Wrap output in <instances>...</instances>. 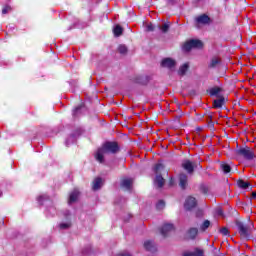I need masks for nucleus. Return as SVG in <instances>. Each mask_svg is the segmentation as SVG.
I'll list each match as a JSON object with an SVG mask.
<instances>
[{"label":"nucleus","mask_w":256,"mask_h":256,"mask_svg":"<svg viewBox=\"0 0 256 256\" xmlns=\"http://www.w3.org/2000/svg\"><path fill=\"white\" fill-rule=\"evenodd\" d=\"M237 185L240 189H252L249 182H245L243 179L237 181Z\"/></svg>","instance_id":"20"},{"label":"nucleus","mask_w":256,"mask_h":256,"mask_svg":"<svg viewBox=\"0 0 256 256\" xmlns=\"http://www.w3.org/2000/svg\"><path fill=\"white\" fill-rule=\"evenodd\" d=\"M197 207V199L193 196H188L184 203V208L186 211H191L192 209H195Z\"/></svg>","instance_id":"6"},{"label":"nucleus","mask_w":256,"mask_h":256,"mask_svg":"<svg viewBox=\"0 0 256 256\" xmlns=\"http://www.w3.org/2000/svg\"><path fill=\"white\" fill-rule=\"evenodd\" d=\"M252 199H256V192H252Z\"/></svg>","instance_id":"42"},{"label":"nucleus","mask_w":256,"mask_h":256,"mask_svg":"<svg viewBox=\"0 0 256 256\" xmlns=\"http://www.w3.org/2000/svg\"><path fill=\"white\" fill-rule=\"evenodd\" d=\"M146 30H147V31H155V27L153 26V24H148V25L146 26Z\"/></svg>","instance_id":"37"},{"label":"nucleus","mask_w":256,"mask_h":256,"mask_svg":"<svg viewBox=\"0 0 256 256\" xmlns=\"http://www.w3.org/2000/svg\"><path fill=\"white\" fill-rule=\"evenodd\" d=\"M156 209H158V211H161V209H165V201L160 200V201L156 204Z\"/></svg>","instance_id":"32"},{"label":"nucleus","mask_w":256,"mask_h":256,"mask_svg":"<svg viewBox=\"0 0 256 256\" xmlns=\"http://www.w3.org/2000/svg\"><path fill=\"white\" fill-rule=\"evenodd\" d=\"M221 93V88H219V87H214V88H212L211 90H210V95L212 96V97H215V96H217L218 94H220Z\"/></svg>","instance_id":"28"},{"label":"nucleus","mask_w":256,"mask_h":256,"mask_svg":"<svg viewBox=\"0 0 256 256\" xmlns=\"http://www.w3.org/2000/svg\"><path fill=\"white\" fill-rule=\"evenodd\" d=\"M201 191H202V193H204V195H207L209 189L205 186H201Z\"/></svg>","instance_id":"38"},{"label":"nucleus","mask_w":256,"mask_h":256,"mask_svg":"<svg viewBox=\"0 0 256 256\" xmlns=\"http://www.w3.org/2000/svg\"><path fill=\"white\" fill-rule=\"evenodd\" d=\"M11 11V6H6L2 9V15H7Z\"/></svg>","instance_id":"36"},{"label":"nucleus","mask_w":256,"mask_h":256,"mask_svg":"<svg viewBox=\"0 0 256 256\" xmlns=\"http://www.w3.org/2000/svg\"><path fill=\"white\" fill-rule=\"evenodd\" d=\"M83 109H85V107L83 105L76 107L73 111V115L74 116L79 115V113H81V111H83Z\"/></svg>","instance_id":"31"},{"label":"nucleus","mask_w":256,"mask_h":256,"mask_svg":"<svg viewBox=\"0 0 256 256\" xmlns=\"http://www.w3.org/2000/svg\"><path fill=\"white\" fill-rule=\"evenodd\" d=\"M198 233H199V229H197V228H190L187 231V237H188V239H195V237H197Z\"/></svg>","instance_id":"19"},{"label":"nucleus","mask_w":256,"mask_h":256,"mask_svg":"<svg viewBox=\"0 0 256 256\" xmlns=\"http://www.w3.org/2000/svg\"><path fill=\"white\" fill-rule=\"evenodd\" d=\"M172 231H175V226L171 223L164 224L160 229V233H161L162 237H169V235H171Z\"/></svg>","instance_id":"5"},{"label":"nucleus","mask_w":256,"mask_h":256,"mask_svg":"<svg viewBox=\"0 0 256 256\" xmlns=\"http://www.w3.org/2000/svg\"><path fill=\"white\" fill-rule=\"evenodd\" d=\"M47 199H49V196L47 195H41L37 198V201L40 205H43L44 201H47Z\"/></svg>","instance_id":"30"},{"label":"nucleus","mask_w":256,"mask_h":256,"mask_svg":"<svg viewBox=\"0 0 256 256\" xmlns=\"http://www.w3.org/2000/svg\"><path fill=\"white\" fill-rule=\"evenodd\" d=\"M151 81V76L149 75H138L134 78V83L138 85H147Z\"/></svg>","instance_id":"9"},{"label":"nucleus","mask_w":256,"mask_h":256,"mask_svg":"<svg viewBox=\"0 0 256 256\" xmlns=\"http://www.w3.org/2000/svg\"><path fill=\"white\" fill-rule=\"evenodd\" d=\"M154 185L158 187V189L163 188V185H165V178H163L161 174H156Z\"/></svg>","instance_id":"14"},{"label":"nucleus","mask_w":256,"mask_h":256,"mask_svg":"<svg viewBox=\"0 0 256 256\" xmlns=\"http://www.w3.org/2000/svg\"><path fill=\"white\" fill-rule=\"evenodd\" d=\"M119 144L113 141L105 142L94 154V157L98 163H105V155H115L119 153Z\"/></svg>","instance_id":"1"},{"label":"nucleus","mask_w":256,"mask_h":256,"mask_svg":"<svg viewBox=\"0 0 256 256\" xmlns=\"http://www.w3.org/2000/svg\"><path fill=\"white\" fill-rule=\"evenodd\" d=\"M163 169H164L163 164L158 163V164H156V165L154 166L153 171H154V173H155L156 175H159V173H161V171H163Z\"/></svg>","instance_id":"24"},{"label":"nucleus","mask_w":256,"mask_h":256,"mask_svg":"<svg viewBox=\"0 0 256 256\" xmlns=\"http://www.w3.org/2000/svg\"><path fill=\"white\" fill-rule=\"evenodd\" d=\"M70 227H71V222L60 223V224H59V228H60V229H63V230L69 229Z\"/></svg>","instance_id":"33"},{"label":"nucleus","mask_w":256,"mask_h":256,"mask_svg":"<svg viewBox=\"0 0 256 256\" xmlns=\"http://www.w3.org/2000/svg\"><path fill=\"white\" fill-rule=\"evenodd\" d=\"M187 71H189V63H185L182 66H180L178 74L183 76L187 73Z\"/></svg>","instance_id":"22"},{"label":"nucleus","mask_w":256,"mask_h":256,"mask_svg":"<svg viewBox=\"0 0 256 256\" xmlns=\"http://www.w3.org/2000/svg\"><path fill=\"white\" fill-rule=\"evenodd\" d=\"M192 253L194 256H205V252L200 248H195Z\"/></svg>","instance_id":"29"},{"label":"nucleus","mask_w":256,"mask_h":256,"mask_svg":"<svg viewBox=\"0 0 256 256\" xmlns=\"http://www.w3.org/2000/svg\"><path fill=\"white\" fill-rule=\"evenodd\" d=\"M201 215H203V211H199L197 217H201Z\"/></svg>","instance_id":"43"},{"label":"nucleus","mask_w":256,"mask_h":256,"mask_svg":"<svg viewBox=\"0 0 256 256\" xmlns=\"http://www.w3.org/2000/svg\"><path fill=\"white\" fill-rule=\"evenodd\" d=\"M217 213H218V215H223V210L219 209V210L217 211Z\"/></svg>","instance_id":"41"},{"label":"nucleus","mask_w":256,"mask_h":256,"mask_svg":"<svg viewBox=\"0 0 256 256\" xmlns=\"http://www.w3.org/2000/svg\"><path fill=\"white\" fill-rule=\"evenodd\" d=\"M189 177L185 173H181L179 175V187L183 190L187 189V185H189Z\"/></svg>","instance_id":"10"},{"label":"nucleus","mask_w":256,"mask_h":256,"mask_svg":"<svg viewBox=\"0 0 256 256\" xmlns=\"http://www.w3.org/2000/svg\"><path fill=\"white\" fill-rule=\"evenodd\" d=\"M113 33L115 37H121V35H123V27L116 25L113 29Z\"/></svg>","instance_id":"21"},{"label":"nucleus","mask_w":256,"mask_h":256,"mask_svg":"<svg viewBox=\"0 0 256 256\" xmlns=\"http://www.w3.org/2000/svg\"><path fill=\"white\" fill-rule=\"evenodd\" d=\"M117 256H131V253H129V252H122V253L118 254Z\"/></svg>","instance_id":"39"},{"label":"nucleus","mask_w":256,"mask_h":256,"mask_svg":"<svg viewBox=\"0 0 256 256\" xmlns=\"http://www.w3.org/2000/svg\"><path fill=\"white\" fill-rule=\"evenodd\" d=\"M211 226V221L209 220H205L201 226H200V231H207V229H209V227Z\"/></svg>","instance_id":"25"},{"label":"nucleus","mask_w":256,"mask_h":256,"mask_svg":"<svg viewBox=\"0 0 256 256\" xmlns=\"http://www.w3.org/2000/svg\"><path fill=\"white\" fill-rule=\"evenodd\" d=\"M195 21L198 25H210L211 18L207 14H202L195 18Z\"/></svg>","instance_id":"8"},{"label":"nucleus","mask_w":256,"mask_h":256,"mask_svg":"<svg viewBox=\"0 0 256 256\" xmlns=\"http://www.w3.org/2000/svg\"><path fill=\"white\" fill-rule=\"evenodd\" d=\"M162 67H166L167 69H174L176 62L171 58H165L161 62Z\"/></svg>","instance_id":"12"},{"label":"nucleus","mask_w":256,"mask_h":256,"mask_svg":"<svg viewBox=\"0 0 256 256\" xmlns=\"http://www.w3.org/2000/svg\"><path fill=\"white\" fill-rule=\"evenodd\" d=\"M77 199H79V190L75 189L70 194L69 201H68L69 205H71V203H75Z\"/></svg>","instance_id":"18"},{"label":"nucleus","mask_w":256,"mask_h":256,"mask_svg":"<svg viewBox=\"0 0 256 256\" xmlns=\"http://www.w3.org/2000/svg\"><path fill=\"white\" fill-rule=\"evenodd\" d=\"M157 29H159L160 31H162V33H167L170 29V26L168 23H164L162 26L158 25Z\"/></svg>","instance_id":"26"},{"label":"nucleus","mask_w":256,"mask_h":256,"mask_svg":"<svg viewBox=\"0 0 256 256\" xmlns=\"http://www.w3.org/2000/svg\"><path fill=\"white\" fill-rule=\"evenodd\" d=\"M103 187V179L101 178H95L94 181L92 182V189L94 191H99Z\"/></svg>","instance_id":"15"},{"label":"nucleus","mask_w":256,"mask_h":256,"mask_svg":"<svg viewBox=\"0 0 256 256\" xmlns=\"http://www.w3.org/2000/svg\"><path fill=\"white\" fill-rule=\"evenodd\" d=\"M131 185H133V179L125 178L121 181V187L129 191L131 189Z\"/></svg>","instance_id":"16"},{"label":"nucleus","mask_w":256,"mask_h":256,"mask_svg":"<svg viewBox=\"0 0 256 256\" xmlns=\"http://www.w3.org/2000/svg\"><path fill=\"white\" fill-rule=\"evenodd\" d=\"M220 233L224 236L229 235V229H227V227H223L222 229H220Z\"/></svg>","instance_id":"35"},{"label":"nucleus","mask_w":256,"mask_h":256,"mask_svg":"<svg viewBox=\"0 0 256 256\" xmlns=\"http://www.w3.org/2000/svg\"><path fill=\"white\" fill-rule=\"evenodd\" d=\"M203 47V42L201 40L192 39L186 42L183 46L184 51H191V49H201Z\"/></svg>","instance_id":"4"},{"label":"nucleus","mask_w":256,"mask_h":256,"mask_svg":"<svg viewBox=\"0 0 256 256\" xmlns=\"http://www.w3.org/2000/svg\"><path fill=\"white\" fill-rule=\"evenodd\" d=\"M118 51H119V53H121V55H125V53H127V46H125V45H120V46L118 47Z\"/></svg>","instance_id":"34"},{"label":"nucleus","mask_w":256,"mask_h":256,"mask_svg":"<svg viewBox=\"0 0 256 256\" xmlns=\"http://www.w3.org/2000/svg\"><path fill=\"white\" fill-rule=\"evenodd\" d=\"M144 248L146 249V251H150L151 253H155V251H157V245L154 244V242L151 240H147L144 242Z\"/></svg>","instance_id":"13"},{"label":"nucleus","mask_w":256,"mask_h":256,"mask_svg":"<svg viewBox=\"0 0 256 256\" xmlns=\"http://www.w3.org/2000/svg\"><path fill=\"white\" fill-rule=\"evenodd\" d=\"M79 135H81V130H76L75 133H73L72 135H70L68 137V139H66V147H69L70 145H73V143H75V141H77V137H79Z\"/></svg>","instance_id":"11"},{"label":"nucleus","mask_w":256,"mask_h":256,"mask_svg":"<svg viewBox=\"0 0 256 256\" xmlns=\"http://www.w3.org/2000/svg\"><path fill=\"white\" fill-rule=\"evenodd\" d=\"M223 105H225V98L221 97L219 99H216L213 101V108L214 109H221V107H223Z\"/></svg>","instance_id":"17"},{"label":"nucleus","mask_w":256,"mask_h":256,"mask_svg":"<svg viewBox=\"0 0 256 256\" xmlns=\"http://www.w3.org/2000/svg\"><path fill=\"white\" fill-rule=\"evenodd\" d=\"M236 153L240 157H243V159H246V161H253V159L256 157L255 151L248 146L237 149Z\"/></svg>","instance_id":"3"},{"label":"nucleus","mask_w":256,"mask_h":256,"mask_svg":"<svg viewBox=\"0 0 256 256\" xmlns=\"http://www.w3.org/2000/svg\"><path fill=\"white\" fill-rule=\"evenodd\" d=\"M169 3H173V0H168Z\"/></svg>","instance_id":"44"},{"label":"nucleus","mask_w":256,"mask_h":256,"mask_svg":"<svg viewBox=\"0 0 256 256\" xmlns=\"http://www.w3.org/2000/svg\"><path fill=\"white\" fill-rule=\"evenodd\" d=\"M236 227L242 239H249V237H251V231L253 230V225L251 224L245 225L243 222L237 220Z\"/></svg>","instance_id":"2"},{"label":"nucleus","mask_w":256,"mask_h":256,"mask_svg":"<svg viewBox=\"0 0 256 256\" xmlns=\"http://www.w3.org/2000/svg\"><path fill=\"white\" fill-rule=\"evenodd\" d=\"M182 168L184 171H186V173H188V175H193L195 171V164H193V162L190 160H184L182 162Z\"/></svg>","instance_id":"7"},{"label":"nucleus","mask_w":256,"mask_h":256,"mask_svg":"<svg viewBox=\"0 0 256 256\" xmlns=\"http://www.w3.org/2000/svg\"><path fill=\"white\" fill-rule=\"evenodd\" d=\"M219 63H221V60H219L218 58H213L209 64L210 69H215V67H217Z\"/></svg>","instance_id":"27"},{"label":"nucleus","mask_w":256,"mask_h":256,"mask_svg":"<svg viewBox=\"0 0 256 256\" xmlns=\"http://www.w3.org/2000/svg\"><path fill=\"white\" fill-rule=\"evenodd\" d=\"M183 256H195L193 252H184Z\"/></svg>","instance_id":"40"},{"label":"nucleus","mask_w":256,"mask_h":256,"mask_svg":"<svg viewBox=\"0 0 256 256\" xmlns=\"http://www.w3.org/2000/svg\"><path fill=\"white\" fill-rule=\"evenodd\" d=\"M221 170L223 171V173L227 174V173H231V166L225 162L221 163L220 165Z\"/></svg>","instance_id":"23"}]
</instances>
